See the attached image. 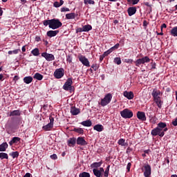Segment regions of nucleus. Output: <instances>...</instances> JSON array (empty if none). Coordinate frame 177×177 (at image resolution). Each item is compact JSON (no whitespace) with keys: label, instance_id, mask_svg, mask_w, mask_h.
Returning <instances> with one entry per match:
<instances>
[{"label":"nucleus","instance_id":"ea45409f","mask_svg":"<svg viewBox=\"0 0 177 177\" xmlns=\"http://www.w3.org/2000/svg\"><path fill=\"white\" fill-rule=\"evenodd\" d=\"M80 177H91V174H89V173L88 172H82L81 174H80L79 175Z\"/></svg>","mask_w":177,"mask_h":177},{"label":"nucleus","instance_id":"9b49d317","mask_svg":"<svg viewBox=\"0 0 177 177\" xmlns=\"http://www.w3.org/2000/svg\"><path fill=\"white\" fill-rule=\"evenodd\" d=\"M54 121L55 119L53 118H50V122L46 125L43 126L42 129H44V131H50V129L53 128Z\"/></svg>","mask_w":177,"mask_h":177},{"label":"nucleus","instance_id":"338daca9","mask_svg":"<svg viewBox=\"0 0 177 177\" xmlns=\"http://www.w3.org/2000/svg\"><path fill=\"white\" fill-rule=\"evenodd\" d=\"M1 80H3V75L0 74V81H1Z\"/></svg>","mask_w":177,"mask_h":177},{"label":"nucleus","instance_id":"c03bdc74","mask_svg":"<svg viewBox=\"0 0 177 177\" xmlns=\"http://www.w3.org/2000/svg\"><path fill=\"white\" fill-rule=\"evenodd\" d=\"M113 51V48H111L110 49H109L108 50H106V52H104V55L105 56H107L108 55H110V53H111Z\"/></svg>","mask_w":177,"mask_h":177},{"label":"nucleus","instance_id":"6ab92c4d","mask_svg":"<svg viewBox=\"0 0 177 177\" xmlns=\"http://www.w3.org/2000/svg\"><path fill=\"white\" fill-rule=\"evenodd\" d=\"M129 16H133L136 13V7H129L127 10Z\"/></svg>","mask_w":177,"mask_h":177},{"label":"nucleus","instance_id":"49530a36","mask_svg":"<svg viewBox=\"0 0 177 177\" xmlns=\"http://www.w3.org/2000/svg\"><path fill=\"white\" fill-rule=\"evenodd\" d=\"M66 62H68V63H71V62H73V57L70 55L66 56Z\"/></svg>","mask_w":177,"mask_h":177},{"label":"nucleus","instance_id":"4d7b16f0","mask_svg":"<svg viewBox=\"0 0 177 177\" xmlns=\"http://www.w3.org/2000/svg\"><path fill=\"white\" fill-rule=\"evenodd\" d=\"M24 177H31V174H30V173H26V174L24 176Z\"/></svg>","mask_w":177,"mask_h":177},{"label":"nucleus","instance_id":"423d86ee","mask_svg":"<svg viewBox=\"0 0 177 177\" xmlns=\"http://www.w3.org/2000/svg\"><path fill=\"white\" fill-rule=\"evenodd\" d=\"M64 76V69L63 68H57L54 72V77L57 78V80H60V78H63Z\"/></svg>","mask_w":177,"mask_h":177},{"label":"nucleus","instance_id":"8fccbe9b","mask_svg":"<svg viewBox=\"0 0 177 177\" xmlns=\"http://www.w3.org/2000/svg\"><path fill=\"white\" fill-rule=\"evenodd\" d=\"M111 48H112V50H115V49H118V48H120V44L118 43Z\"/></svg>","mask_w":177,"mask_h":177},{"label":"nucleus","instance_id":"b1692460","mask_svg":"<svg viewBox=\"0 0 177 177\" xmlns=\"http://www.w3.org/2000/svg\"><path fill=\"white\" fill-rule=\"evenodd\" d=\"M93 129L97 132H102V131L104 129V127L102 124H96L94 126Z\"/></svg>","mask_w":177,"mask_h":177},{"label":"nucleus","instance_id":"a878e982","mask_svg":"<svg viewBox=\"0 0 177 177\" xmlns=\"http://www.w3.org/2000/svg\"><path fill=\"white\" fill-rule=\"evenodd\" d=\"M83 127H92V122L90 120H85L81 122Z\"/></svg>","mask_w":177,"mask_h":177},{"label":"nucleus","instance_id":"473e14b6","mask_svg":"<svg viewBox=\"0 0 177 177\" xmlns=\"http://www.w3.org/2000/svg\"><path fill=\"white\" fill-rule=\"evenodd\" d=\"M99 167H102V162H95L91 164V168H99Z\"/></svg>","mask_w":177,"mask_h":177},{"label":"nucleus","instance_id":"bb28decb","mask_svg":"<svg viewBox=\"0 0 177 177\" xmlns=\"http://www.w3.org/2000/svg\"><path fill=\"white\" fill-rule=\"evenodd\" d=\"M66 19H67L68 20H71V19H75V13L71 12V13L66 14Z\"/></svg>","mask_w":177,"mask_h":177},{"label":"nucleus","instance_id":"4c0bfd02","mask_svg":"<svg viewBox=\"0 0 177 177\" xmlns=\"http://www.w3.org/2000/svg\"><path fill=\"white\" fill-rule=\"evenodd\" d=\"M73 131L74 132H77V133H80V135L84 133V129L82 128H75Z\"/></svg>","mask_w":177,"mask_h":177},{"label":"nucleus","instance_id":"f03ea898","mask_svg":"<svg viewBox=\"0 0 177 177\" xmlns=\"http://www.w3.org/2000/svg\"><path fill=\"white\" fill-rule=\"evenodd\" d=\"M151 95L152 97L153 98V101L155 102L158 109H161L164 103V102L161 100V91L157 89H153Z\"/></svg>","mask_w":177,"mask_h":177},{"label":"nucleus","instance_id":"dca6fc26","mask_svg":"<svg viewBox=\"0 0 177 177\" xmlns=\"http://www.w3.org/2000/svg\"><path fill=\"white\" fill-rule=\"evenodd\" d=\"M124 97H127L129 100H131L133 98V92L132 91H124L123 93Z\"/></svg>","mask_w":177,"mask_h":177},{"label":"nucleus","instance_id":"774afa93","mask_svg":"<svg viewBox=\"0 0 177 177\" xmlns=\"http://www.w3.org/2000/svg\"><path fill=\"white\" fill-rule=\"evenodd\" d=\"M174 10H172V12H174V11H175V10H177V5H176L175 6H174Z\"/></svg>","mask_w":177,"mask_h":177},{"label":"nucleus","instance_id":"2f4dec72","mask_svg":"<svg viewBox=\"0 0 177 177\" xmlns=\"http://www.w3.org/2000/svg\"><path fill=\"white\" fill-rule=\"evenodd\" d=\"M31 53L33 55V56H39V49L36 48L32 50Z\"/></svg>","mask_w":177,"mask_h":177},{"label":"nucleus","instance_id":"f704fd0d","mask_svg":"<svg viewBox=\"0 0 177 177\" xmlns=\"http://www.w3.org/2000/svg\"><path fill=\"white\" fill-rule=\"evenodd\" d=\"M118 144L120 145V146H127V143H125V140L124 138H120L118 141Z\"/></svg>","mask_w":177,"mask_h":177},{"label":"nucleus","instance_id":"4be33fe9","mask_svg":"<svg viewBox=\"0 0 177 177\" xmlns=\"http://www.w3.org/2000/svg\"><path fill=\"white\" fill-rule=\"evenodd\" d=\"M8 147V142H3L2 144L0 145V151H6Z\"/></svg>","mask_w":177,"mask_h":177},{"label":"nucleus","instance_id":"f8f14e48","mask_svg":"<svg viewBox=\"0 0 177 177\" xmlns=\"http://www.w3.org/2000/svg\"><path fill=\"white\" fill-rule=\"evenodd\" d=\"M151 134L152 135V136H157V135H158V136H160V138H162V136H164V135H165V133L160 132V129L156 127V128L152 129Z\"/></svg>","mask_w":177,"mask_h":177},{"label":"nucleus","instance_id":"1a4fd4ad","mask_svg":"<svg viewBox=\"0 0 177 177\" xmlns=\"http://www.w3.org/2000/svg\"><path fill=\"white\" fill-rule=\"evenodd\" d=\"M78 59H79L80 62H82V64H83V66H85L86 67H91L89 60L85 56L80 55L78 57Z\"/></svg>","mask_w":177,"mask_h":177},{"label":"nucleus","instance_id":"a19ab883","mask_svg":"<svg viewBox=\"0 0 177 177\" xmlns=\"http://www.w3.org/2000/svg\"><path fill=\"white\" fill-rule=\"evenodd\" d=\"M109 171H110V165H108L106 169H105V171L104 172V176L108 177Z\"/></svg>","mask_w":177,"mask_h":177},{"label":"nucleus","instance_id":"aec40b11","mask_svg":"<svg viewBox=\"0 0 177 177\" xmlns=\"http://www.w3.org/2000/svg\"><path fill=\"white\" fill-rule=\"evenodd\" d=\"M68 146L71 147V146H75V143H77V139L75 138H69L67 141Z\"/></svg>","mask_w":177,"mask_h":177},{"label":"nucleus","instance_id":"e2e57ef3","mask_svg":"<svg viewBox=\"0 0 177 177\" xmlns=\"http://www.w3.org/2000/svg\"><path fill=\"white\" fill-rule=\"evenodd\" d=\"M17 80H19V77H18L17 75H15V76L14 77V80H15V81H17Z\"/></svg>","mask_w":177,"mask_h":177},{"label":"nucleus","instance_id":"f3484780","mask_svg":"<svg viewBox=\"0 0 177 177\" xmlns=\"http://www.w3.org/2000/svg\"><path fill=\"white\" fill-rule=\"evenodd\" d=\"M81 113V111L78 108H75V106H73L71 108V113L72 115H78Z\"/></svg>","mask_w":177,"mask_h":177},{"label":"nucleus","instance_id":"052dcab7","mask_svg":"<svg viewBox=\"0 0 177 177\" xmlns=\"http://www.w3.org/2000/svg\"><path fill=\"white\" fill-rule=\"evenodd\" d=\"M151 68H156V63H151Z\"/></svg>","mask_w":177,"mask_h":177},{"label":"nucleus","instance_id":"58836bf2","mask_svg":"<svg viewBox=\"0 0 177 177\" xmlns=\"http://www.w3.org/2000/svg\"><path fill=\"white\" fill-rule=\"evenodd\" d=\"M19 52H20V49H16L14 50H10L8 51V55H17V53H19Z\"/></svg>","mask_w":177,"mask_h":177},{"label":"nucleus","instance_id":"09e8293b","mask_svg":"<svg viewBox=\"0 0 177 177\" xmlns=\"http://www.w3.org/2000/svg\"><path fill=\"white\" fill-rule=\"evenodd\" d=\"M61 12H70V9L68 8L63 7L61 8Z\"/></svg>","mask_w":177,"mask_h":177},{"label":"nucleus","instance_id":"5fc2aeb1","mask_svg":"<svg viewBox=\"0 0 177 177\" xmlns=\"http://www.w3.org/2000/svg\"><path fill=\"white\" fill-rule=\"evenodd\" d=\"M133 5H136L139 2V0H131Z\"/></svg>","mask_w":177,"mask_h":177},{"label":"nucleus","instance_id":"79ce46f5","mask_svg":"<svg viewBox=\"0 0 177 177\" xmlns=\"http://www.w3.org/2000/svg\"><path fill=\"white\" fill-rule=\"evenodd\" d=\"M113 62L115 64L120 65L121 64V58L120 57H115L113 60Z\"/></svg>","mask_w":177,"mask_h":177},{"label":"nucleus","instance_id":"c756f323","mask_svg":"<svg viewBox=\"0 0 177 177\" xmlns=\"http://www.w3.org/2000/svg\"><path fill=\"white\" fill-rule=\"evenodd\" d=\"M92 30V26L91 25H85L83 26L84 32H88V31H91Z\"/></svg>","mask_w":177,"mask_h":177},{"label":"nucleus","instance_id":"ddd939ff","mask_svg":"<svg viewBox=\"0 0 177 177\" xmlns=\"http://www.w3.org/2000/svg\"><path fill=\"white\" fill-rule=\"evenodd\" d=\"M93 172L96 177H102L103 176V172H104V169L103 167H100V169H93Z\"/></svg>","mask_w":177,"mask_h":177},{"label":"nucleus","instance_id":"4468645a","mask_svg":"<svg viewBox=\"0 0 177 177\" xmlns=\"http://www.w3.org/2000/svg\"><path fill=\"white\" fill-rule=\"evenodd\" d=\"M137 118H138V120H140V121H146V120H147L146 113H145V112L138 111L137 112Z\"/></svg>","mask_w":177,"mask_h":177},{"label":"nucleus","instance_id":"de8ad7c7","mask_svg":"<svg viewBox=\"0 0 177 177\" xmlns=\"http://www.w3.org/2000/svg\"><path fill=\"white\" fill-rule=\"evenodd\" d=\"M50 158H51V160H57V155L55 153L50 155Z\"/></svg>","mask_w":177,"mask_h":177},{"label":"nucleus","instance_id":"0e129e2a","mask_svg":"<svg viewBox=\"0 0 177 177\" xmlns=\"http://www.w3.org/2000/svg\"><path fill=\"white\" fill-rule=\"evenodd\" d=\"M3 13V11L2 10V8L0 7V16H2Z\"/></svg>","mask_w":177,"mask_h":177},{"label":"nucleus","instance_id":"72a5a7b5","mask_svg":"<svg viewBox=\"0 0 177 177\" xmlns=\"http://www.w3.org/2000/svg\"><path fill=\"white\" fill-rule=\"evenodd\" d=\"M171 34L173 35V37H177V26L174 27L171 30Z\"/></svg>","mask_w":177,"mask_h":177},{"label":"nucleus","instance_id":"39448f33","mask_svg":"<svg viewBox=\"0 0 177 177\" xmlns=\"http://www.w3.org/2000/svg\"><path fill=\"white\" fill-rule=\"evenodd\" d=\"M113 99V95L110 93L106 94L103 99L101 100V106L104 107V106H107L111 100Z\"/></svg>","mask_w":177,"mask_h":177},{"label":"nucleus","instance_id":"393cba45","mask_svg":"<svg viewBox=\"0 0 177 177\" xmlns=\"http://www.w3.org/2000/svg\"><path fill=\"white\" fill-rule=\"evenodd\" d=\"M32 77L31 76H26L24 78V82H25V84H31V82H32Z\"/></svg>","mask_w":177,"mask_h":177},{"label":"nucleus","instance_id":"c85d7f7f","mask_svg":"<svg viewBox=\"0 0 177 177\" xmlns=\"http://www.w3.org/2000/svg\"><path fill=\"white\" fill-rule=\"evenodd\" d=\"M64 3V1L60 0L59 3V1H55L53 3L54 8H60L63 4Z\"/></svg>","mask_w":177,"mask_h":177},{"label":"nucleus","instance_id":"69168bd1","mask_svg":"<svg viewBox=\"0 0 177 177\" xmlns=\"http://www.w3.org/2000/svg\"><path fill=\"white\" fill-rule=\"evenodd\" d=\"M22 52H26V46L22 47Z\"/></svg>","mask_w":177,"mask_h":177},{"label":"nucleus","instance_id":"cd10ccee","mask_svg":"<svg viewBox=\"0 0 177 177\" xmlns=\"http://www.w3.org/2000/svg\"><path fill=\"white\" fill-rule=\"evenodd\" d=\"M21 113L19 110H15L10 112V117H15L16 115H20Z\"/></svg>","mask_w":177,"mask_h":177},{"label":"nucleus","instance_id":"bf43d9fd","mask_svg":"<svg viewBox=\"0 0 177 177\" xmlns=\"http://www.w3.org/2000/svg\"><path fill=\"white\" fill-rule=\"evenodd\" d=\"M35 39H36V41H37V42H39V41H41V37H36Z\"/></svg>","mask_w":177,"mask_h":177},{"label":"nucleus","instance_id":"0eeeda50","mask_svg":"<svg viewBox=\"0 0 177 177\" xmlns=\"http://www.w3.org/2000/svg\"><path fill=\"white\" fill-rule=\"evenodd\" d=\"M145 63H150V58L147 56L140 58L136 61V66L139 67L140 64H145Z\"/></svg>","mask_w":177,"mask_h":177},{"label":"nucleus","instance_id":"37998d69","mask_svg":"<svg viewBox=\"0 0 177 177\" xmlns=\"http://www.w3.org/2000/svg\"><path fill=\"white\" fill-rule=\"evenodd\" d=\"M10 156L12 157V158H17L19 157V152L15 151L10 154Z\"/></svg>","mask_w":177,"mask_h":177},{"label":"nucleus","instance_id":"a211bd4d","mask_svg":"<svg viewBox=\"0 0 177 177\" xmlns=\"http://www.w3.org/2000/svg\"><path fill=\"white\" fill-rule=\"evenodd\" d=\"M57 34H59V30H49L47 32V37L52 38V37H56Z\"/></svg>","mask_w":177,"mask_h":177},{"label":"nucleus","instance_id":"e433bc0d","mask_svg":"<svg viewBox=\"0 0 177 177\" xmlns=\"http://www.w3.org/2000/svg\"><path fill=\"white\" fill-rule=\"evenodd\" d=\"M85 5H95V1L93 0H84Z\"/></svg>","mask_w":177,"mask_h":177},{"label":"nucleus","instance_id":"6e6552de","mask_svg":"<svg viewBox=\"0 0 177 177\" xmlns=\"http://www.w3.org/2000/svg\"><path fill=\"white\" fill-rule=\"evenodd\" d=\"M71 85H73V79L69 77L64 84L63 89H64V91H71V89H73Z\"/></svg>","mask_w":177,"mask_h":177},{"label":"nucleus","instance_id":"7c9ffc66","mask_svg":"<svg viewBox=\"0 0 177 177\" xmlns=\"http://www.w3.org/2000/svg\"><path fill=\"white\" fill-rule=\"evenodd\" d=\"M0 158L1 160H8L9 158V156L6 153L1 152Z\"/></svg>","mask_w":177,"mask_h":177},{"label":"nucleus","instance_id":"6e6d98bb","mask_svg":"<svg viewBox=\"0 0 177 177\" xmlns=\"http://www.w3.org/2000/svg\"><path fill=\"white\" fill-rule=\"evenodd\" d=\"M84 32V28H77V32Z\"/></svg>","mask_w":177,"mask_h":177},{"label":"nucleus","instance_id":"2eb2a0df","mask_svg":"<svg viewBox=\"0 0 177 177\" xmlns=\"http://www.w3.org/2000/svg\"><path fill=\"white\" fill-rule=\"evenodd\" d=\"M76 143L80 146H86L88 145L85 139H84L82 137H78L76 140Z\"/></svg>","mask_w":177,"mask_h":177},{"label":"nucleus","instance_id":"9d476101","mask_svg":"<svg viewBox=\"0 0 177 177\" xmlns=\"http://www.w3.org/2000/svg\"><path fill=\"white\" fill-rule=\"evenodd\" d=\"M41 57H44L47 62H53V60H55V55L48 53H42Z\"/></svg>","mask_w":177,"mask_h":177},{"label":"nucleus","instance_id":"603ef678","mask_svg":"<svg viewBox=\"0 0 177 177\" xmlns=\"http://www.w3.org/2000/svg\"><path fill=\"white\" fill-rule=\"evenodd\" d=\"M131 165H132V164H131V162H129L127 165V169L128 172H129V171H131Z\"/></svg>","mask_w":177,"mask_h":177},{"label":"nucleus","instance_id":"3c124183","mask_svg":"<svg viewBox=\"0 0 177 177\" xmlns=\"http://www.w3.org/2000/svg\"><path fill=\"white\" fill-rule=\"evenodd\" d=\"M125 63H129L130 64H132V63L133 62V59H125Z\"/></svg>","mask_w":177,"mask_h":177},{"label":"nucleus","instance_id":"864d4df0","mask_svg":"<svg viewBox=\"0 0 177 177\" xmlns=\"http://www.w3.org/2000/svg\"><path fill=\"white\" fill-rule=\"evenodd\" d=\"M172 124L174 127H177V118L172 122Z\"/></svg>","mask_w":177,"mask_h":177},{"label":"nucleus","instance_id":"13d9d810","mask_svg":"<svg viewBox=\"0 0 177 177\" xmlns=\"http://www.w3.org/2000/svg\"><path fill=\"white\" fill-rule=\"evenodd\" d=\"M162 28H167V24H163L161 26V30H162Z\"/></svg>","mask_w":177,"mask_h":177},{"label":"nucleus","instance_id":"a18cd8bd","mask_svg":"<svg viewBox=\"0 0 177 177\" xmlns=\"http://www.w3.org/2000/svg\"><path fill=\"white\" fill-rule=\"evenodd\" d=\"M156 128H158L160 132H163V133H165V132H167V131H168V128L162 129L159 127V126H158Z\"/></svg>","mask_w":177,"mask_h":177},{"label":"nucleus","instance_id":"20e7f679","mask_svg":"<svg viewBox=\"0 0 177 177\" xmlns=\"http://www.w3.org/2000/svg\"><path fill=\"white\" fill-rule=\"evenodd\" d=\"M120 115L122 118H132L133 117V112L129 109H124L123 111H120Z\"/></svg>","mask_w":177,"mask_h":177},{"label":"nucleus","instance_id":"c9c22d12","mask_svg":"<svg viewBox=\"0 0 177 177\" xmlns=\"http://www.w3.org/2000/svg\"><path fill=\"white\" fill-rule=\"evenodd\" d=\"M158 127L159 128H162L163 129H165V128H167V123L165 122H160L158 124Z\"/></svg>","mask_w":177,"mask_h":177},{"label":"nucleus","instance_id":"5701e85b","mask_svg":"<svg viewBox=\"0 0 177 177\" xmlns=\"http://www.w3.org/2000/svg\"><path fill=\"white\" fill-rule=\"evenodd\" d=\"M33 78L35 80H37L38 81H42L43 78H44V75H42L41 74H40L39 73H36L35 74V75L33 76Z\"/></svg>","mask_w":177,"mask_h":177},{"label":"nucleus","instance_id":"680f3d73","mask_svg":"<svg viewBox=\"0 0 177 177\" xmlns=\"http://www.w3.org/2000/svg\"><path fill=\"white\" fill-rule=\"evenodd\" d=\"M144 152L145 154H149L150 153V150L147 149V150H145Z\"/></svg>","mask_w":177,"mask_h":177},{"label":"nucleus","instance_id":"7ed1b4c3","mask_svg":"<svg viewBox=\"0 0 177 177\" xmlns=\"http://www.w3.org/2000/svg\"><path fill=\"white\" fill-rule=\"evenodd\" d=\"M142 171L144 173L145 177H151V166L149 163H146L142 167Z\"/></svg>","mask_w":177,"mask_h":177},{"label":"nucleus","instance_id":"412c9836","mask_svg":"<svg viewBox=\"0 0 177 177\" xmlns=\"http://www.w3.org/2000/svg\"><path fill=\"white\" fill-rule=\"evenodd\" d=\"M21 138L19 137H13L12 139L8 142L10 146H12L15 143H19L20 142Z\"/></svg>","mask_w":177,"mask_h":177},{"label":"nucleus","instance_id":"f257e3e1","mask_svg":"<svg viewBox=\"0 0 177 177\" xmlns=\"http://www.w3.org/2000/svg\"><path fill=\"white\" fill-rule=\"evenodd\" d=\"M43 24L46 26H48L49 28H52V30H57L63 26V24L57 19L44 20Z\"/></svg>","mask_w":177,"mask_h":177}]
</instances>
